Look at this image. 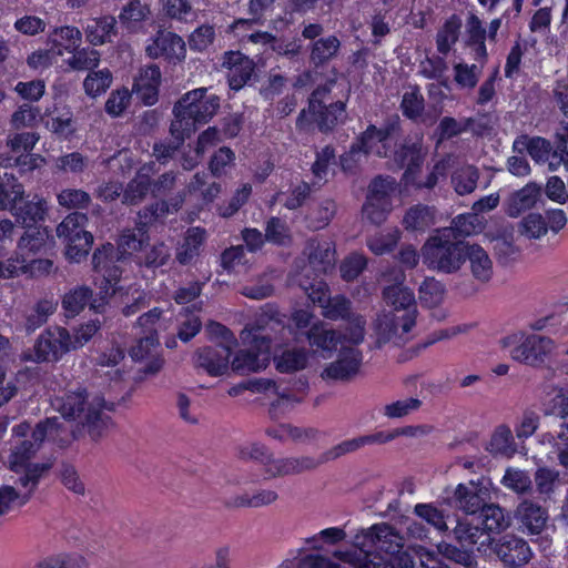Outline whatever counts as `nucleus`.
Masks as SVG:
<instances>
[{
    "instance_id": "nucleus-1",
    "label": "nucleus",
    "mask_w": 568,
    "mask_h": 568,
    "mask_svg": "<svg viewBox=\"0 0 568 568\" xmlns=\"http://www.w3.org/2000/svg\"><path fill=\"white\" fill-rule=\"evenodd\" d=\"M62 433V425L57 417L48 418L34 428L28 423H21L12 428L6 463L19 478L16 480L17 486L0 487V515L28 503L40 478L51 468V463L32 462V458L44 439L63 442Z\"/></svg>"
},
{
    "instance_id": "nucleus-2",
    "label": "nucleus",
    "mask_w": 568,
    "mask_h": 568,
    "mask_svg": "<svg viewBox=\"0 0 568 568\" xmlns=\"http://www.w3.org/2000/svg\"><path fill=\"white\" fill-rule=\"evenodd\" d=\"M365 321L355 316L349 322L348 334L343 336L324 325H314L307 333L312 347L321 352L323 357L331 356L333 351H339L335 362L325 367L322 373L324 379L347 381L357 375L362 364V354L355 347L364 339Z\"/></svg>"
},
{
    "instance_id": "nucleus-3",
    "label": "nucleus",
    "mask_w": 568,
    "mask_h": 568,
    "mask_svg": "<svg viewBox=\"0 0 568 568\" xmlns=\"http://www.w3.org/2000/svg\"><path fill=\"white\" fill-rule=\"evenodd\" d=\"M383 276L390 282L384 286L382 293L385 305L390 310L376 322L378 342H405L416 324L415 294L404 285L405 274L402 270L394 268Z\"/></svg>"
},
{
    "instance_id": "nucleus-4",
    "label": "nucleus",
    "mask_w": 568,
    "mask_h": 568,
    "mask_svg": "<svg viewBox=\"0 0 568 568\" xmlns=\"http://www.w3.org/2000/svg\"><path fill=\"white\" fill-rule=\"evenodd\" d=\"M282 324V317L273 305H266L261 310L256 324L246 326L240 335L243 348L239 349L232 362L231 368L239 374L256 373L265 369L271 361L270 338L262 334L266 328L274 329Z\"/></svg>"
},
{
    "instance_id": "nucleus-5",
    "label": "nucleus",
    "mask_w": 568,
    "mask_h": 568,
    "mask_svg": "<svg viewBox=\"0 0 568 568\" xmlns=\"http://www.w3.org/2000/svg\"><path fill=\"white\" fill-rule=\"evenodd\" d=\"M11 193L14 209L9 211L26 227L24 235L18 242L19 252L24 253V255H36L45 252L53 245V237L50 235L49 230L38 226V222L43 221L47 212L45 201L34 197V201L23 202V206H18V203H22L24 191L23 186L17 181H12Z\"/></svg>"
},
{
    "instance_id": "nucleus-6",
    "label": "nucleus",
    "mask_w": 568,
    "mask_h": 568,
    "mask_svg": "<svg viewBox=\"0 0 568 568\" xmlns=\"http://www.w3.org/2000/svg\"><path fill=\"white\" fill-rule=\"evenodd\" d=\"M144 237L145 234L142 229H138L136 232L129 231L122 234L116 252L112 244H106L94 253V271L101 276V278L95 277V285L100 288L102 301L122 288L118 286L121 271L116 263L123 264L126 255L141 250Z\"/></svg>"
},
{
    "instance_id": "nucleus-7",
    "label": "nucleus",
    "mask_w": 568,
    "mask_h": 568,
    "mask_svg": "<svg viewBox=\"0 0 568 568\" xmlns=\"http://www.w3.org/2000/svg\"><path fill=\"white\" fill-rule=\"evenodd\" d=\"M219 108V97L206 94L205 88L189 91L174 105L171 135L178 144L182 143L195 132L197 124L209 122Z\"/></svg>"
},
{
    "instance_id": "nucleus-8",
    "label": "nucleus",
    "mask_w": 568,
    "mask_h": 568,
    "mask_svg": "<svg viewBox=\"0 0 568 568\" xmlns=\"http://www.w3.org/2000/svg\"><path fill=\"white\" fill-rule=\"evenodd\" d=\"M52 406L63 418L78 420L87 426L94 437L100 436L111 423L106 412L112 410L113 404L100 397H89L80 389L57 396Z\"/></svg>"
},
{
    "instance_id": "nucleus-9",
    "label": "nucleus",
    "mask_w": 568,
    "mask_h": 568,
    "mask_svg": "<svg viewBox=\"0 0 568 568\" xmlns=\"http://www.w3.org/2000/svg\"><path fill=\"white\" fill-rule=\"evenodd\" d=\"M499 345L509 349L513 361L530 367L544 366L557 351L552 338L526 331H516L501 337Z\"/></svg>"
},
{
    "instance_id": "nucleus-10",
    "label": "nucleus",
    "mask_w": 568,
    "mask_h": 568,
    "mask_svg": "<svg viewBox=\"0 0 568 568\" xmlns=\"http://www.w3.org/2000/svg\"><path fill=\"white\" fill-rule=\"evenodd\" d=\"M509 517L496 505H488L481 509L478 517L465 518L457 523L456 537L464 544L477 545V549L486 550L493 546L494 540L489 532H499L509 526Z\"/></svg>"
},
{
    "instance_id": "nucleus-11",
    "label": "nucleus",
    "mask_w": 568,
    "mask_h": 568,
    "mask_svg": "<svg viewBox=\"0 0 568 568\" xmlns=\"http://www.w3.org/2000/svg\"><path fill=\"white\" fill-rule=\"evenodd\" d=\"M335 83V80H331L327 85L313 92L308 109L303 110L298 118L301 128L314 122L321 130H331L346 119V104L343 101H333L328 94Z\"/></svg>"
},
{
    "instance_id": "nucleus-12",
    "label": "nucleus",
    "mask_w": 568,
    "mask_h": 568,
    "mask_svg": "<svg viewBox=\"0 0 568 568\" xmlns=\"http://www.w3.org/2000/svg\"><path fill=\"white\" fill-rule=\"evenodd\" d=\"M465 242L453 241V231L443 229L432 236L423 247V261L432 270L453 273L463 264Z\"/></svg>"
},
{
    "instance_id": "nucleus-13",
    "label": "nucleus",
    "mask_w": 568,
    "mask_h": 568,
    "mask_svg": "<svg viewBox=\"0 0 568 568\" xmlns=\"http://www.w3.org/2000/svg\"><path fill=\"white\" fill-rule=\"evenodd\" d=\"M394 144L395 138L389 131L369 126L351 150L341 156V166L346 173H355L371 155L390 156L389 148Z\"/></svg>"
},
{
    "instance_id": "nucleus-14",
    "label": "nucleus",
    "mask_w": 568,
    "mask_h": 568,
    "mask_svg": "<svg viewBox=\"0 0 568 568\" xmlns=\"http://www.w3.org/2000/svg\"><path fill=\"white\" fill-rule=\"evenodd\" d=\"M161 312L153 308L139 317L138 324L146 335L131 347L130 356L135 362H146L144 373L156 374L163 366V359L159 356V342L155 336L160 326Z\"/></svg>"
},
{
    "instance_id": "nucleus-15",
    "label": "nucleus",
    "mask_w": 568,
    "mask_h": 568,
    "mask_svg": "<svg viewBox=\"0 0 568 568\" xmlns=\"http://www.w3.org/2000/svg\"><path fill=\"white\" fill-rule=\"evenodd\" d=\"M207 331L210 335L220 338L221 342L215 347H205L199 351L195 363L211 376H222L230 369L231 348L236 341L230 329L219 323H211Z\"/></svg>"
},
{
    "instance_id": "nucleus-16",
    "label": "nucleus",
    "mask_w": 568,
    "mask_h": 568,
    "mask_svg": "<svg viewBox=\"0 0 568 568\" xmlns=\"http://www.w3.org/2000/svg\"><path fill=\"white\" fill-rule=\"evenodd\" d=\"M545 414L560 415L562 423L555 437L551 434H542L538 442L542 446L554 449L561 466L568 469V390L555 389L548 399L544 402Z\"/></svg>"
},
{
    "instance_id": "nucleus-17",
    "label": "nucleus",
    "mask_w": 568,
    "mask_h": 568,
    "mask_svg": "<svg viewBox=\"0 0 568 568\" xmlns=\"http://www.w3.org/2000/svg\"><path fill=\"white\" fill-rule=\"evenodd\" d=\"M423 160L424 152L419 140H416V142H414L412 145H404L400 152L394 153V162L407 165L403 178L405 187L408 185H415L417 187L430 189L437 184L439 179L446 176L448 166L450 164V158L443 159L442 161L437 162L425 182L417 181V169L422 164Z\"/></svg>"
},
{
    "instance_id": "nucleus-18",
    "label": "nucleus",
    "mask_w": 568,
    "mask_h": 568,
    "mask_svg": "<svg viewBox=\"0 0 568 568\" xmlns=\"http://www.w3.org/2000/svg\"><path fill=\"white\" fill-rule=\"evenodd\" d=\"M242 388L251 389L254 393L262 394L270 405V413L277 417L290 410L294 404L304 398V392H292L284 384H276L271 379H257L239 387H233L229 394L236 396Z\"/></svg>"
},
{
    "instance_id": "nucleus-19",
    "label": "nucleus",
    "mask_w": 568,
    "mask_h": 568,
    "mask_svg": "<svg viewBox=\"0 0 568 568\" xmlns=\"http://www.w3.org/2000/svg\"><path fill=\"white\" fill-rule=\"evenodd\" d=\"M85 223L84 214L72 213L57 226V236L65 244V256L71 262H80L92 246L93 236L84 231Z\"/></svg>"
},
{
    "instance_id": "nucleus-20",
    "label": "nucleus",
    "mask_w": 568,
    "mask_h": 568,
    "mask_svg": "<svg viewBox=\"0 0 568 568\" xmlns=\"http://www.w3.org/2000/svg\"><path fill=\"white\" fill-rule=\"evenodd\" d=\"M362 538L372 544L376 551L388 554L387 564L392 568H414L413 560L406 554L396 555L403 547V538L389 525H374L362 534Z\"/></svg>"
},
{
    "instance_id": "nucleus-21",
    "label": "nucleus",
    "mask_w": 568,
    "mask_h": 568,
    "mask_svg": "<svg viewBox=\"0 0 568 568\" xmlns=\"http://www.w3.org/2000/svg\"><path fill=\"white\" fill-rule=\"evenodd\" d=\"M403 189L397 186L394 179L377 178L369 186L363 215L372 223H382L392 210V201L396 195L402 196Z\"/></svg>"
},
{
    "instance_id": "nucleus-22",
    "label": "nucleus",
    "mask_w": 568,
    "mask_h": 568,
    "mask_svg": "<svg viewBox=\"0 0 568 568\" xmlns=\"http://www.w3.org/2000/svg\"><path fill=\"white\" fill-rule=\"evenodd\" d=\"M71 335L65 328L55 327L41 334L32 352L23 354V361L50 362L71 351Z\"/></svg>"
},
{
    "instance_id": "nucleus-23",
    "label": "nucleus",
    "mask_w": 568,
    "mask_h": 568,
    "mask_svg": "<svg viewBox=\"0 0 568 568\" xmlns=\"http://www.w3.org/2000/svg\"><path fill=\"white\" fill-rule=\"evenodd\" d=\"M145 53L151 59H164L169 63H180L186 57L184 40L176 33L160 30L145 44Z\"/></svg>"
},
{
    "instance_id": "nucleus-24",
    "label": "nucleus",
    "mask_w": 568,
    "mask_h": 568,
    "mask_svg": "<svg viewBox=\"0 0 568 568\" xmlns=\"http://www.w3.org/2000/svg\"><path fill=\"white\" fill-rule=\"evenodd\" d=\"M300 286L305 291L308 298L318 304L323 310V315L329 320L344 318L349 311V301L343 296L331 298L328 296L327 285L322 282H298Z\"/></svg>"
},
{
    "instance_id": "nucleus-25",
    "label": "nucleus",
    "mask_w": 568,
    "mask_h": 568,
    "mask_svg": "<svg viewBox=\"0 0 568 568\" xmlns=\"http://www.w3.org/2000/svg\"><path fill=\"white\" fill-rule=\"evenodd\" d=\"M222 65L227 70L230 88L235 91L245 85L254 71L253 61L239 51L226 52Z\"/></svg>"
},
{
    "instance_id": "nucleus-26",
    "label": "nucleus",
    "mask_w": 568,
    "mask_h": 568,
    "mask_svg": "<svg viewBox=\"0 0 568 568\" xmlns=\"http://www.w3.org/2000/svg\"><path fill=\"white\" fill-rule=\"evenodd\" d=\"M494 551L500 560L510 567L526 565L531 558V549L521 538L505 537L501 542L494 545Z\"/></svg>"
},
{
    "instance_id": "nucleus-27",
    "label": "nucleus",
    "mask_w": 568,
    "mask_h": 568,
    "mask_svg": "<svg viewBox=\"0 0 568 568\" xmlns=\"http://www.w3.org/2000/svg\"><path fill=\"white\" fill-rule=\"evenodd\" d=\"M320 463L321 460L310 457L272 459L268 456L264 464V479L297 474L314 468Z\"/></svg>"
},
{
    "instance_id": "nucleus-28",
    "label": "nucleus",
    "mask_w": 568,
    "mask_h": 568,
    "mask_svg": "<svg viewBox=\"0 0 568 568\" xmlns=\"http://www.w3.org/2000/svg\"><path fill=\"white\" fill-rule=\"evenodd\" d=\"M419 302L423 306L432 311V316L442 321L447 316V311L443 307L446 298V290L437 280L426 278L419 286Z\"/></svg>"
},
{
    "instance_id": "nucleus-29",
    "label": "nucleus",
    "mask_w": 568,
    "mask_h": 568,
    "mask_svg": "<svg viewBox=\"0 0 568 568\" xmlns=\"http://www.w3.org/2000/svg\"><path fill=\"white\" fill-rule=\"evenodd\" d=\"M161 71L156 65L141 69L134 80L133 92L145 105H153L158 101Z\"/></svg>"
},
{
    "instance_id": "nucleus-30",
    "label": "nucleus",
    "mask_w": 568,
    "mask_h": 568,
    "mask_svg": "<svg viewBox=\"0 0 568 568\" xmlns=\"http://www.w3.org/2000/svg\"><path fill=\"white\" fill-rule=\"evenodd\" d=\"M485 497L486 493L475 481L459 484L455 490V501L458 508L467 516H470V518L478 517L477 513H480L486 507L484 505Z\"/></svg>"
},
{
    "instance_id": "nucleus-31",
    "label": "nucleus",
    "mask_w": 568,
    "mask_h": 568,
    "mask_svg": "<svg viewBox=\"0 0 568 568\" xmlns=\"http://www.w3.org/2000/svg\"><path fill=\"white\" fill-rule=\"evenodd\" d=\"M258 22L257 20H253V17L251 19H240L235 21L231 27L230 31L241 41H250L253 43H263V44H270L273 50L278 51L283 54H294L297 52V48H286L282 50V48L277 44L276 40L266 32H251L247 33V31L252 30L253 24Z\"/></svg>"
},
{
    "instance_id": "nucleus-32",
    "label": "nucleus",
    "mask_w": 568,
    "mask_h": 568,
    "mask_svg": "<svg viewBox=\"0 0 568 568\" xmlns=\"http://www.w3.org/2000/svg\"><path fill=\"white\" fill-rule=\"evenodd\" d=\"M463 263L467 260L469 270L473 277L480 282L486 283L493 276V262L487 252L476 244H464Z\"/></svg>"
},
{
    "instance_id": "nucleus-33",
    "label": "nucleus",
    "mask_w": 568,
    "mask_h": 568,
    "mask_svg": "<svg viewBox=\"0 0 568 568\" xmlns=\"http://www.w3.org/2000/svg\"><path fill=\"white\" fill-rule=\"evenodd\" d=\"M82 33L77 27L63 26L52 30L48 37V44L57 57L71 54L80 48Z\"/></svg>"
},
{
    "instance_id": "nucleus-34",
    "label": "nucleus",
    "mask_w": 568,
    "mask_h": 568,
    "mask_svg": "<svg viewBox=\"0 0 568 568\" xmlns=\"http://www.w3.org/2000/svg\"><path fill=\"white\" fill-rule=\"evenodd\" d=\"M44 118L45 128L64 140L72 139L78 130L77 121L69 106L48 109Z\"/></svg>"
},
{
    "instance_id": "nucleus-35",
    "label": "nucleus",
    "mask_w": 568,
    "mask_h": 568,
    "mask_svg": "<svg viewBox=\"0 0 568 568\" xmlns=\"http://www.w3.org/2000/svg\"><path fill=\"white\" fill-rule=\"evenodd\" d=\"M485 449L494 457L511 458L517 453V444L508 425L500 424L493 430Z\"/></svg>"
},
{
    "instance_id": "nucleus-36",
    "label": "nucleus",
    "mask_w": 568,
    "mask_h": 568,
    "mask_svg": "<svg viewBox=\"0 0 568 568\" xmlns=\"http://www.w3.org/2000/svg\"><path fill=\"white\" fill-rule=\"evenodd\" d=\"M396 438L395 430L389 432H377L372 435H365L357 438L345 440L329 452H327L325 456V460L337 458L344 454L354 452L362 446L371 445V444H385Z\"/></svg>"
},
{
    "instance_id": "nucleus-37",
    "label": "nucleus",
    "mask_w": 568,
    "mask_h": 568,
    "mask_svg": "<svg viewBox=\"0 0 568 568\" xmlns=\"http://www.w3.org/2000/svg\"><path fill=\"white\" fill-rule=\"evenodd\" d=\"M516 517L520 521L523 530L530 535L540 534L548 519L545 509L527 500L518 506Z\"/></svg>"
},
{
    "instance_id": "nucleus-38",
    "label": "nucleus",
    "mask_w": 568,
    "mask_h": 568,
    "mask_svg": "<svg viewBox=\"0 0 568 568\" xmlns=\"http://www.w3.org/2000/svg\"><path fill=\"white\" fill-rule=\"evenodd\" d=\"M540 186L528 183L523 189L514 192L506 202V213L516 217L523 212L535 206L540 196Z\"/></svg>"
},
{
    "instance_id": "nucleus-39",
    "label": "nucleus",
    "mask_w": 568,
    "mask_h": 568,
    "mask_svg": "<svg viewBox=\"0 0 568 568\" xmlns=\"http://www.w3.org/2000/svg\"><path fill=\"white\" fill-rule=\"evenodd\" d=\"M308 262L313 270L326 273L334 267L335 248L331 241L312 240L308 244Z\"/></svg>"
},
{
    "instance_id": "nucleus-40",
    "label": "nucleus",
    "mask_w": 568,
    "mask_h": 568,
    "mask_svg": "<svg viewBox=\"0 0 568 568\" xmlns=\"http://www.w3.org/2000/svg\"><path fill=\"white\" fill-rule=\"evenodd\" d=\"M356 540L359 545L358 550H354L353 552L336 551L334 556L351 564L355 568H386V565L382 567L381 562L374 561L376 556H373V559L371 558L373 550H375L372 544L363 539L362 536H357Z\"/></svg>"
},
{
    "instance_id": "nucleus-41",
    "label": "nucleus",
    "mask_w": 568,
    "mask_h": 568,
    "mask_svg": "<svg viewBox=\"0 0 568 568\" xmlns=\"http://www.w3.org/2000/svg\"><path fill=\"white\" fill-rule=\"evenodd\" d=\"M307 352L302 348L286 347L274 355V364L281 373H293L306 367Z\"/></svg>"
},
{
    "instance_id": "nucleus-42",
    "label": "nucleus",
    "mask_w": 568,
    "mask_h": 568,
    "mask_svg": "<svg viewBox=\"0 0 568 568\" xmlns=\"http://www.w3.org/2000/svg\"><path fill=\"white\" fill-rule=\"evenodd\" d=\"M151 9L140 0H132L123 7L119 14L121 26L128 31H136L142 22L149 19Z\"/></svg>"
},
{
    "instance_id": "nucleus-43",
    "label": "nucleus",
    "mask_w": 568,
    "mask_h": 568,
    "mask_svg": "<svg viewBox=\"0 0 568 568\" xmlns=\"http://www.w3.org/2000/svg\"><path fill=\"white\" fill-rule=\"evenodd\" d=\"M123 357V351L119 346L110 347L99 356L97 372L101 376H105L110 382H119L122 378V372L116 366Z\"/></svg>"
},
{
    "instance_id": "nucleus-44",
    "label": "nucleus",
    "mask_w": 568,
    "mask_h": 568,
    "mask_svg": "<svg viewBox=\"0 0 568 568\" xmlns=\"http://www.w3.org/2000/svg\"><path fill=\"white\" fill-rule=\"evenodd\" d=\"M115 31V19L103 17L92 19L85 27L88 41L93 45H101L109 41Z\"/></svg>"
},
{
    "instance_id": "nucleus-45",
    "label": "nucleus",
    "mask_w": 568,
    "mask_h": 568,
    "mask_svg": "<svg viewBox=\"0 0 568 568\" xmlns=\"http://www.w3.org/2000/svg\"><path fill=\"white\" fill-rule=\"evenodd\" d=\"M514 149L518 152L527 151L536 162H544L551 152V144L544 138L523 135L515 140Z\"/></svg>"
},
{
    "instance_id": "nucleus-46",
    "label": "nucleus",
    "mask_w": 568,
    "mask_h": 568,
    "mask_svg": "<svg viewBox=\"0 0 568 568\" xmlns=\"http://www.w3.org/2000/svg\"><path fill=\"white\" fill-rule=\"evenodd\" d=\"M219 140V133L216 129L209 128L204 131L197 140L196 148L193 151H190L187 154H184L182 165L186 170H192L201 160L204 152L215 145Z\"/></svg>"
},
{
    "instance_id": "nucleus-47",
    "label": "nucleus",
    "mask_w": 568,
    "mask_h": 568,
    "mask_svg": "<svg viewBox=\"0 0 568 568\" xmlns=\"http://www.w3.org/2000/svg\"><path fill=\"white\" fill-rule=\"evenodd\" d=\"M154 172L153 164L144 165L139 171L136 178L128 185L123 194V201L135 203L141 200L150 187V174Z\"/></svg>"
},
{
    "instance_id": "nucleus-48",
    "label": "nucleus",
    "mask_w": 568,
    "mask_h": 568,
    "mask_svg": "<svg viewBox=\"0 0 568 568\" xmlns=\"http://www.w3.org/2000/svg\"><path fill=\"white\" fill-rule=\"evenodd\" d=\"M436 222L435 212L428 206L417 205L412 207L404 217L407 230L425 231Z\"/></svg>"
},
{
    "instance_id": "nucleus-49",
    "label": "nucleus",
    "mask_w": 568,
    "mask_h": 568,
    "mask_svg": "<svg viewBox=\"0 0 568 568\" xmlns=\"http://www.w3.org/2000/svg\"><path fill=\"white\" fill-rule=\"evenodd\" d=\"M462 20L457 16L449 17L439 29L436 38L437 49L446 54L458 39Z\"/></svg>"
},
{
    "instance_id": "nucleus-50",
    "label": "nucleus",
    "mask_w": 568,
    "mask_h": 568,
    "mask_svg": "<svg viewBox=\"0 0 568 568\" xmlns=\"http://www.w3.org/2000/svg\"><path fill=\"white\" fill-rule=\"evenodd\" d=\"M205 240V231L200 227L190 229L184 243L178 248L176 258L185 264L199 254V248Z\"/></svg>"
},
{
    "instance_id": "nucleus-51",
    "label": "nucleus",
    "mask_w": 568,
    "mask_h": 568,
    "mask_svg": "<svg viewBox=\"0 0 568 568\" xmlns=\"http://www.w3.org/2000/svg\"><path fill=\"white\" fill-rule=\"evenodd\" d=\"M112 83V73L108 69L89 73L83 81V89L88 97L97 98L103 94Z\"/></svg>"
},
{
    "instance_id": "nucleus-52",
    "label": "nucleus",
    "mask_w": 568,
    "mask_h": 568,
    "mask_svg": "<svg viewBox=\"0 0 568 568\" xmlns=\"http://www.w3.org/2000/svg\"><path fill=\"white\" fill-rule=\"evenodd\" d=\"M477 181L478 172L471 165L460 168L452 178L454 189L459 195L471 193L477 186Z\"/></svg>"
},
{
    "instance_id": "nucleus-53",
    "label": "nucleus",
    "mask_w": 568,
    "mask_h": 568,
    "mask_svg": "<svg viewBox=\"0 0 568 568\" xmlns=\"http://www.w3.org/2000/svg\"><path fill=\"white\" fill-rule=\"evenodd\" d=\"M100 54L94 49L79 48L65 60L67 65L72 70H87L98 67Z\"/></svg>"
},
{
    "instance_id": "nucleus-54",
    "label": "nucleus",
    "mask_w": 568,
    "mask_h": 568,
    "mask_svg": "<svg viewBox=\"0 0 568 568\" xmlns=\"http://www.w3.org/2000/svg\"><path fill=\"white\" fill-rule=\"evenodd\" d=\"M278 495L273 489H262L253 495H241L233 499L232 505L236 507H263L275 503Z\"/></svg>"
},
{
    "instance_id": "nucleus-55",
    "label": "nucleus",
    "mask_w": 568,
    "mask_h": 568,
    "mask_svg": "<svg viewBox=\"0 0 568 568\" xmlns=\"http://www.w3.org/2000/svg\"><path fill=\"white\" fill-rule=\"evenodd\" d=\"M339 45V40L334 36L322 38L314 42L311 52V60L315 64L324 63L336 54Z\"/></svg>"
},
{
    "instance_id": "nucleus-56",
    "label": "nucleus",
    "mask_w": 568,
    "mask_h": 568,
    "mask_svg": "<svg viewBox=\"0 0 568 568\" xmlns=\"http://www.w3.org/2000/svg\"><path fill=\"white\" fill-rule=\"evenodd\" d=\"M195 0H159L163 13L174 20L186 21L193 16Z\"/></svg>"
},
{
    "instance_id": "nucleus-57",
    "label": "nucleus",
    "mask_w": 568,
    "mask_h": 568,
    "mask_svg": "<svg viewBox=\"0 0 568 568\" xmlns=\"http://www.w3.org/2000/svg\"><path fill=\"white\" fill-rule=\"evenodd\" d=\"M501 484L517 494H524L531 487V479L527 471L509 467L505 471Z\"/></svg>"
},
{
    "instance_id": "nucleus-58",
    "label": "nucleus",
    "mask_w": 568,
    "mask_h": 568,
    "mask_svg": "<svg viewBox=\"0 0 568 568\" xmlns=\"http://www.w3.org/2000/svg\"><path fill=\"white\" fill-rule=\"evenodd\" d=\"M535 484L539 495L549 497L559 485V473L548 467H539L535 474Z\"/></svg>"
},
{
    "instance_id": "nucleus-59",
    "label": "nucleus",
    "mask_w": 568,
    "mask_h": 568,
    "mask_svg": "<svg viewBox=\"0 0 568 568\" xmlns=\"http://www.w3.org/2000/svg\"><path fill=\"white\" fill-rule=\"evenodd\" d=\"M418 398H402L384 406L383 413L388 418H403L419 409Z\"/></svg>"
},
{
    "instance_id": "nucleus-60",
    "label": "nucleus",
    "mask_w": 568,
    "mask_h": 568,
    "mask_svg": "<svg viewBox=\"0 0 568 568\" xmlns=\"http://www.w3.org/2000/svg\"><path fill=\"white\" fill-rule=\"evenodd\" d=\"M90 296L91 292L88 287H77L63 297V308L69 316H74L83 310Z\"/></svg>"
},
{
    "instance_id": "nucleus-61",
    "label": "nucleus",
    "mask_w": 568,
    "mask_h": 568,
    "mask_svg": "<svg viewBox=\"0 0 568 568\" xmlns=\"http://www.w3.org/2000/svg\"><path fill=\"white\" fill-rule=\"evenodd\" d=\"M424 109V99L417 88H408L402 100V110L405 116L416 119Z\"/></svg>"
},
{
    "instance_id": "nucleus-62",
    "label": "nucleus",
    "mask_w": 568,
    "mask_h": 568,
    "mask_svg": "<svg viewBox=\"0 0 568 568\" xmlns=\"http://www.w3.org/2000/svg\"><path fill=\"white\" fill-rule=\"evenodd\" d=\"M89 202V194L82 190L64 189L58 194V203L68 210L85 207Z\"/></svg>"
},
{
    "instance_id": "nucleus-63",
    "label": "nucleus",
    "mask_w": 568,
    "mask_h": 568,
    "mask_svg": "<svg viewBox=\"0 0 568 568\" xmlns=\"http://www.w3.org/2000/svg\"><path fill=\"white\" fill-rule=\"evenodd\" d=\"M26 271V255L24 253H20L19 250L14 255L6 258L4 261H0V277L1 278H13L21 274H24Z\"/></svg>"
},
{
    "instance_id": "nucleus-64",
    "label": "nucleus",
    "mask_w": 568,
    "mask_h": 568,
    "mask_svg": "<svg viewBox=\"0 0 568 568\" xmlns=\"http://www.w3.org/2000/svg\"><path fill=\"white\" fill-rule=\"evenodd\" d=\"M547 232V224L540 214H529L520 222V233L529 239H539Z\"/></svg>"
}]
</instances>
